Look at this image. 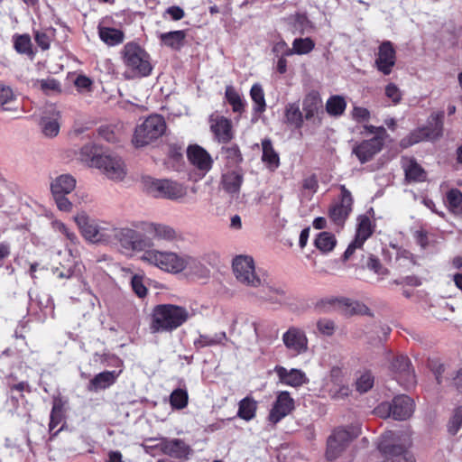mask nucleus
<instances>
[{"label":"nucleus","instance_id":"obj_36","mask_svg":"<svg viewBox=\"0 0 462 462\" xmlns=\"http://www.w3.org/2000/svg\"><path fill=\"white\" fill-rule=\"evenodd\" d=\"M222 154L226 161L224 168H241L240 163L243 162V156L236 144L222 148Z\"/></svg>","mask_w":462,"mask_h":462},{"label":"nucleus","instance_id":"obj_35","mask_svg":"<svg viewBox=\"0 0 462 462\" xmlns=\"http://www.w3.org/2000/svg\"><path fill=\"white\" fill-rule=\"evenodd\" d=\"M444 113L439 112L431 114L429 117L428 125L424 126L430 140L439 138L443 133Z\"/></svg>","mask_w":462,"mask_h":462},{"label":"nucleus","instance_id":"obj_22","mask_svg":"<svg viewBox=\"0 0 462 462\" xmlns=\"http://www.w3.org/2000/svg\"><path fill=\"white\" fill-rule=\"evenodd\" d=\"M393 410V419L395 420H405L409 419L414 411V402L411 398L402 394L394 397L392 401Z\"/></svg>","mask_w":462,"mask_h":462},{"label":"nucleus","instance_id":"obj_34","mask_svg":"<svg viewBox=\"0 0 462 462\" xmlns=\"http://www.w3.org/2000/svg\"><path fill=\"white\" fill-rule=\"evenodd\" d=\"M226 340V334L225 331H222L216 333L214 336L199 335V337L194 340L193 344L195 348L199 350L207 346L224 345Z\"/></svg>","mask_w":462,"mask_h":462},{"label":"nucleus","instance_id":"obj_28","mask_svg":"<svg viewBox=\"0 0 462 462\" xmlns=\"http://www.w3.org/2000/svg\"><path fill=\"white\" fill-rule=\"evenodd\" d=\"M76 187V180L70 174H61L51 182V194H69Z\"/></svg>","mask_w":462,"mask_h":462},{"label":"nucleus","instance_id":"obj_31","mask_svg":"<svg viewBox=\"0 0 462 462\" xmlns=\"http://www.w3.org/2000/svg\"><path fill=\"white\" fill-rule=\"evenodd\" d=\"M257 411V402L252 396H246L238 403L237 416L246 421L254 419Z\"/></svg>","mask_w":462,"mask_h":462},{"label":"nucleus","instance_id":"obj_50","mask_svg":"<svg viewBox=\"0 0 462 462\" xmlns=\"http://www.w3.org/2000/svg\"><path fill=\"white\" fill-rule=\"evenodd\" d=\"M424 140H430L427 129L423 126L411 132L407 137L401 141V146L407 148Z\"/></svg>","mask_w":462,"mask_h":462},{"label":"nucleus","instance_id":"obj_40","mask_svg":"<svg viewBox=\"0 0 462 462\" xmlns=\"http://www.w3.org/2000/svg\"><path fill=\"white\" fill-rule=\"evenodd\" d=\"M98 34L100 39L110 46L120 44L124 41L123 32L115 28L99 27Z\"/></svg>","mask_w":462,"mask_h":462},{"label":"nucleus","instance_id":"obj_43","mask_svg":"<svg viewBox=\"0 0 462 462\" xmlns=\"http://www.w3.org/2000/svg\"><path fill=\"white\" fill-rule=\"evenodd\" d=\"M16 103L15 96L12 88L8 86L0 84V106L5 111H16L14 106Z\"/></svg>","mask_w":462,"mask_h":462},{"label":"nucleus","instance_id":"obj_46","mask_svg":"<svg viewBox=\"0 0 462 462\" xmlns=\"http://www.w3.org/2000/svg\"><path fill=\"white\" fill-rule=\"evenodd\" d=\"M189 393L186 389L177 388L170 395V404L174 410H182L188 406Z\"/></svg>","mask_w":462,"mask_h":462},{"label":"nucleus","instance_id":"obj_62","mask_svg":"<svg viewBox=\"0 0 462 462\" xmlns=\"http://www.w3.org/2000/svg\"><path fill=\"white\" fill-rule=\"evenodd\" d=\"M68 194H52L55 204L60 211L69 212L72 209V203L67 198Z\"/></svg>","mask_w":462,"mask_h":462},{"label":"nucleus","instance_id":"obj_21","mask_svg":"<svg viewBox=\"0 0 462 462\" xmlns=\"http://www.w3.org/2000/svg\"><path fill=\"white\" fill-rule=\"evenodd\" d=\"M210 129L220 143H228L233 138L231 121L223 116H211Z\"/></svg>","mask_w":462,"mask_h":462},{"label":"nucleus","instance_id":"obj_8","mask_svg":"<svg viewBox=\"0 0 462 462\" xmlns=\"http://www.w3.org/2000/svg\"><path fill=\"white\" fill-rule=\"evenodd\" d=\"M233 272L236 280L250 287L262 285L261 279L255 273L254 261L248 255H237L232 263Z\"/></svg>","mask_w":462,"mask_h":462},{"label":"nucleus","instance_id":"obj_27","mask_svg":"<svg viewBox=\"0 0 462 462\" xmlns=\"http://www.w3.org/2000/svg\"><path fill=\"white\" fill-rule=\"evenodd\" d=\"M261 299L273 306H282L288 303L290 297L284 286H268Z\"/></svg>","mask_w":462,"mask_h":462},{"label":"nucleus","instance_id":"obj_29","mask_svg":"<svg viewBox=\"0 0 462 462\" xmlns=\"http://www.w3.org/2000/svg\"><path fill=\"white\" fill-rule=\"evenodd\" d=\"M402 167L408 181L421 182L427 178L426 171L413 159H405Z\"/></svg>","mask_w":462,"mask_h":462},{"label":"nucleus","instance_id":"obj_17","mask_svg":"<svg viewBox=\"0 0 462 462\" xmlns=\"http://www.w3.org/2000/svg\"><path fill=\"white\" fill-rule=\"evenodd\" d=\"M189 162L204 176L210 171L213 160L210 154L199 145H190L187 150Z\"/></svg>","mask_w":462,"mask_h":462},{"label":"nucleus","instance_id":"obj_41","mask_svg":"<svg viewBox=\"0 0 462 462\" xmlns=\"http://www.w3.org/2000/svg\"><path fill=\"white\" fill-rule=\"evenodd\" d=\"M374 384V376L368 370L360 371L356 374L355 387L359 393H367Z\"/></svg>","mask_w":462,"mask_h":462},{"label":"nucleus","instance_id":"obj_15","mask_svg":"<svg viewBox=\"0 0 462 462\" xmlns=\"http://www.w3.org/2000/svg\"><path fill=\"white\" fill-rule=\"evenodd\" d=\"M375 59V67L383 75H389L396 63V51L393 44L390 41L383 42L379 48Z\"/></svg>","mask_w":462,"mask_h":462},{"label":"nucleus","instance_id":"obj_56","mask_svg":"<svg viewBox=\"0 0 462 462\" xmlns=\"http://www.w3.org/2000/svg\"><path fill=\"white\" fill-rule=\"evenodd\" d=\"M63 419V407L60 402H54L50 416V430H53Z\"/></svg>","mask_w":462,"mask_h":462},{"label":"nucleus","instance_id":"obj_61","mask_svg":"<svg viewBox=\"0 0 462 462\" xmlns=\"http://www.w3.org/2000/svg\"><path fill=\"white\" fill-rule=\"evenodd\" d=\"M132 289L139 298H144L147 295V288L144 286L143 277L134 275L131 281Z\"/></svg>","mask_w":462,"mask_h":462},{"label":"nucleus","instance_id":"obj_25","mask_svg":"<svg viewBox=\"0 0 462 462\" xmlns=\"http://www.w3.org/2000/svg\"><path fill=\"white\" fill-rule=\"evenodd\" d=\"M74 220L80 231H108L111 229L108 223L91 218L84 211L78 213L74 217Z\"/></svg>","mask_w":462,"mask_h":462},{"label":"nucleus","instance_id":"obj_11","mask_svg":"<svg viewBox=\"0 0 462 462\" xmlns=\"http://www.w3.org/2000/svg\"><path fill=\"white\" fill-rule=\"evenodd\" d=\"M294 400L287 391L278 393L275 401L269 411L267 420L275 426L286 416L291 414L295 408Z\"/></svg>","mask_w":462,"mask_h":462},{"label":"nucleus","instance_id":"obj_54","mask_svg":"<svg viewBox=\"0 0 462 462\" xmlns=\"http://www.w3.org/2000/svg\"><path fill=\"white\" fill-rule=\"evenodd\" d=\"M285 117L287 123L299 127L302 122V113L296 105H289L286 107Z\"/></svg>","mask_w":462,"mask_h":462},{"label":"nucleus","instance_id":"obj_19","mask_svg":"<svg viewBox=\"0 0 462 462\" xmlns=\"http://www.w3.org/2000/svg\"><path fill=\"white\" fill-rule=\"evenodd\" d=\"M117 239L125 251H147L152 245V240L142 233H119Z\"/></svg>","mask_w":462,"mask_h":462},{"label":"nucleus","instance_id":"obj_58","mask_svg":"<svg viewBox=\"0 0 462 462\" xmlns=\"http://www.w3.org/2000/svg\"><path fill=\"white\" fill-rule=\"evenodd\" d=\"M97 152L98 149L94 143H88L81 148L80 154L82 159L90 161L94 166V160L101 156V154H98Z\"/></svg>","mask_w":462,"mask_h":462},{"label":"nucleus","instance_id":"obj_57","mask_svg":"<svg viewBox=\"0 0 462 462\" xmlns=\"http://www.w3.org/2000/svg\"><path fill=\"white\" fill-rule=\"evenodd\" d=\"M336 244L337 240L331 233H319V251L329 252Z\"/></svg>","mask_w":462,"mask_h":462},{"label":"nucleus","instance_id":"obj_18","mask_svg":"<svg viewBox=\"0 0 462 462\" xmlns=\"http://www.w3.org/2000/svg\"><path fill=\"white\" fill-rule=\"evenodd\" d=\"M244 182L242 168H223L221 175L222 189L230 195H237Z\"/></svg>","mask_w":462,"mask_h":462},{"label":"nucleus","instance_id":"obj_1","mask_svg":"<svg viewBox=\"0 0 462 462\" xmlns=\"http://www.w3.org/2000/svg\"><path fill=\"white\" fill-rule=\"evenodd\" d=\"M189 318V310L180 305L162 303L155 305L149 317V329L152 334L171 333Z\"/></svg>","mask_w":462,"mask_h":462},{"label":"nucleus","instance_id":"obj_44","mask_svg":"<svg viewBox=\"0 0 462 462\" xmlns=\"http://www.w3.org/2000/svg\"><path fill=\"white\" fill-rule=\"evenodd\" d=\"M77 263L74 258L69 255L65 261V263H60V265L55 267L53 273L60 279H69L75 275Z\"/></svg>","mask_w":462,"mask_h":462},{"label":"nucleus","instance_id":"obj_2","mask_svg":"<svg viewBox=\"0 0 462 462\" xmlns=\"http://www.w3.org/2000/svg\"><path fill=\"white\" fill-rule=\"evenodd\" d=\"M411 439L408 433L387 431L378 442V449L384 456L383 460L390 462H416L414 456L409 451Z\"/></svg>","mask_w":462,"mask_h":462},{"label":"nucleus","instance_id":"obj_48","mask_svg":"<svg viewBox=\"0 0 462 462\" xmlns=\"http://www.w3.org/2000/svg\"><path fill=\"white\" fill-rule=\"evenodd\" d=\"M225 96L227 102L232 106L234 112L242 113L245 110L244 100L232 86L226 88Z\"/></svg>","mask_w":462,"mask_h":462},{"label":"nucleus","instance_id":"obj_53","mask_svg":"<svg viewBox=\"0 0 462 462\" xmlns=\"http://www.w3.org/2000/svg\"><path fill=\"white\" fill-rule=\"evenodd\" d=\"M37 84L46 95H53L61 91L60 82L53 78L38 79Z\"/></svg>","mask_w":462,"mask_h":462},{"label":"nucleus","instance_id":"obj_45","mask_svg":"<svg viewBox=\"0 0 462 462\" xmlns=\"http://www.w3.org/2000/svg\"><path fill=\"white\" fill-rule=\"evenodd\" d=\"M346 107V102L341 96H332L326 103V110L328 114L333 116H341Z\"/></svg>","mask_w":462,"mask_h":462},{"label":"nucleus","instance_id":"obj_3","mask_svg":"<svg viewBox=\"0 0 462 462\" xmlns=\"http://www.w3.org/2000/svg\"><path fill=\"white\" fill-rule=\"evenodd\" d=\"M121 56L126 70L124 74L127 79L147 77L152 70L150 55L140 45L127 42L121 51Z\"/></svg>","mask_w":462,"mask_h":462},{"label":"nucleus","instance_id":"obj_52","mask_svg":"<svg viewBox=\"0 0 462 462\" xmlns=\"http://www.w3.org/2000/svg\"><path fill=\"white\" fill-rule=\"evenodd\" d=\"M462 427V406L455 408L447 424L448 432L455 436Z\"/></svg>","mask_w":462,"mask_h":462},{"label":"nucleus","instance_id":"obj_16","mask_svg":"<svg viewBox=\"0 0 462 462\" xmlns=\"http://www.w3.org/2000/svg\"><path fill=\"white\" fill-rule=\"evenodd\" d=\"M282 341L292 356L300 355L308 349V339L305 333L295 327H291L282 335Z\"/></svg>","mask_w":462,"mask_h":462},{"label":"nucleus","instance_id":"obj_32","mask_svg":"<svg viewBox=\"0 0 462 462\" xmlns=\"http://www.w3.org/2000/svg\"><path fill=\"white\" fill-rule=\"evenodd\" d=\"M371 235L372 233H356L354 239L349 243L342 255V261L351 260L358 251H362L365 242Z\"/></svg>","mask_w":462,"mask_h":462},{"label":"nucleus","instance_id":"obj_12","mask_svg":"<svg viewBox=\"0 0 462 462\" xmlns=\"http://www.w3.org/2000/svg\"><path fill=\"white\" fill-rule=\"evenodd\" d=\"M359 303L345 297L328 296L319 300V310L324 311H338L349 316L359 311Z\"/></svg>","mask_w":462,"mask_h":462},{"label":"nucleus","instance_id":"obj_7","mask_svg":"<svg viewBox=\"0 0 462 462\" xmlns=\"http://www.w3.org/2000/svg\"><path fill=\"white\" fill-rule=\"evenodd\" d=\"M144 189L156 198L178 199L186 195V189L179 182L171 180H156L151 177L143 179Z\"/></svg>","mask_w":462,"mask_h":462},{"label":"nucleus","instance_id":"obj_30","mask_svg":"<svg viewBox=\"0 0 462 462\" xmlns=\"http://www.w3.org/2000/svg\"><path fill=\"white\" fill-rule=\"evenodd\" d=\"M263 155L262 160L271 170H275L280 165L279 154L274 151L272 141L265 138L262 141Z\"/></svg>","mask_w":462,"mask_h":462},{"label":"nucleus","instance_id":"obj_26","mask_svg":"<svg viewBox=\"0 0 462 462\" xmlns=\"http://www.w3.org/2000/svg\"><path fill=\"white\" fill-rule=\"evenodd\" d=\"M119 373L116 371H104L97 374H96L88 384V391L89 392H98L100 390H105L111 385H113Z\"/></svg>","mask_w":462,"mask_h":462},{"label":"nucleus","instance_id":"obj_6","mask_svg":"<svg viewBox=\"0 0 462 462\" xmlns=\"http://www.w3.org/2000/svg\"><path fill=\"white\" fill-rule=\"evenodd\" d=\"M361 433L358 425L351 426L348 429H336L328 437L327 441L326 457L333 460L338 457L348 444Z\"/></svg>","mask_w":462,"mask_h":462},{"label":"nucleus","instance_id":"obj_39","mask_svg":"<svg viewBox=\"0 0 462 462\" xmlns=\"http://www.w3.org/2000/svg\"><path fill=\"white\" fill-rule=\"evenodd\" d=\"M446 204L450 212L462 217V192L457 189H451L446 194Z\"/></svg>","mask_w":462,"mask_h":462},{"label":"nucleus","instance_id":"obj_42","mask_svg":"<svg viewBox=\"0 0 462 462\" xmlns=\"http://www.w3.org/2000/svg\"><path fill=\"white\" fill-rule=\"evenodd\" d=\"M250 97L254 103L253 110L255 114H261L266 109L264 92L259 83H255L250 89Z\"/></svg>","mask_w":462,"mask_h":462},{"label":"nucleus","instance_id":"obj_49","mask_svg":"<svg viewBox=\"0 0 462 462\" xmlns=\"http://www.w3.org/2000/svg\"><path fill=\"white\" fill-rule=\"evenodd\" d=\"M302 110L307 120L314 116L318 112V92L311 91L305 97Z\"/></svg>","mask_w":462,"mask_h":462},{"label":"nucleus","instance_id":"obj_5","mask_svg":"<svg viewBox=\"0 0 462 462\" xmlns=\"http://www.w3.org/2000/svg\"><path fill=\"white\" fill-rule=\"evenodd\" d=\"M166 130L164 118L160 115L148 116L135 128L133 143L135 147H143L160 138Z\"/></svg>","mask_w":462,"mask_h":462},{"label":"nucleus","instance_id":"obj_60","mask_svg":"<svg viewBox=\"0 0 462 462\" xmlns=\"http://www.w3.org/2000/svg\"><path fill=\"white\" fill-rule=\"evenodd\" d=\"M74 84L80 93H88L92 90L93 81L85 75H79Z\"/></svg>","mask_w":462,"mask_h":462},{"label":"nucleus","instance_id":"obj_51","mask_svg":"<svg viewBox=\"0 0 462 462\" xmlns=\"http://www.w3.org/2000/svg\"><path fill=\"white\" fill-rule=\"evenodd\" d=\"M14 46L18 53L32 56V41L28 34L14 36Z\"/></svg>","mask_w":462,"mask_h":462},{"label":"nucleus","instance_id":"obj_33","mask_svg":"<svg viewBox=\"0 0 462 462\" xmlns=\"http://www.w3.org/2000/svg\"><path fill=\"white\" fill-rule=\"evenodd\" d=\"M454 311V307L444 300L430 304L429 308L430 314L439 320H449Z\"/></svg>","mask_w":462,"mask_h":462},{"label":"nucleus","instance_id":"obj_59","mask_svg":"<svg viewBox=\"0 0 462 462\" xmlns=\"http://www.w3.org/2000/svg\"><path fill=\"white\" fill-rule=\"evenodd\" d=\"M51 32L47 31H35L34 32V40L38 46L43 50L46 51L51 46Z\"/></svg>","mask_w":462,"mask_h":462},{"label":"nucleus","instance_id":"obj_38","mask_svg":"<svg viewBox=\"0 0 462 462\" xmlns=\"http://www.w3.org/2000/svg\"><path fill=\"white\" fill-rule=\"evenodd\" d=\"M60 114L56 113L52 116H43L41 119V128L42 134L49 138L55 137L58 135L60 132V123H59Z\"/></svg>","mask_w":462,"mask_h":462},{"label":"nucleus","instance_id":"obj_63","mask_svg":"<svg viewBox=\"0 0 462 462\" xmlns=\"http://www.w3.org/2000/svg\"><path fill=\"white\" fill-rule=\"evenodd\" d=\"M82 236L91 245H103L107 242L105 233H81Z\"/></svg>","mask_w":462,"mask_h":462},{"label":"nucleus","instance_id":"obj_14","mask_svg":"<svg viewBox=\"0 0 462 462\" xmlns=\"http://www.w3.org/2000/svg\"><path fill=\"white\" fill-rule=\"evenodd\" d=\"M391 370L395 374L398 383L405 388L415 383V374L411 367V361L405 356H397L391 364Z\"/></svg>","mask_w":462,"mask_h":462},{"label":"nucleus","instance_id":"obj_20","mask_svg":"<svg viewBox=\"0 0 462 462\" xmlns=\"http://www.w3.org/2000/svg\"><path fill=\"white\" fill-rule=\"evenodd\" d=\"M383 139L374 136L369 140L363 141L353 149L361 163L369 162L383 147Z\"/></svg>","mask_w":462,"mask_h":462},{"label":"nucleus","instance_id":"obj_4","mask_svg":"<svg viewBox=\"0 0 462 462\" xmlns=\"http://www.w3.org/2000/svg\"><path fill=\"white\" fill-rule=\"evenodd\" d=\"M143 260L171 273H179L187 268L191 269L198 263L196 259L189 256L181 257L175 253L156 250L145 251Z\"/></svg>","mask_w":462,"mask_h":462},{"label":"nucleus","instance_id":"obj_13","mask_svg":"<svg viewBox=\"0 0 462 462\" xmlns=\"http://www.w3.org/2000/svg\"><path fill=\"white\" fill-rule=\"evenodd\" d=\"M155 448L176 459L188 458L192 451L191 448L180 439L162 438L160 442L155 445Z\"/></svg>","mask_w":462,"mask_h":462},{"label":"nucleus","instance_id":"obj_23","mask_svg":"<svg viewBox=\"0 0 462 462\" xmlns=\"http://www.w3.org/2000/svg\"><path fill=\"white\" fill-rule=\"evenodd\" d=\"M274 372L276 373L279 381L281 383L297 387L301 385L305 381V374L299 369H291L288 370L282 365H276L274 367Z\"/></svg>","mask_w":462,"mask_h":462},{"label":"nucleus","instance_id":"obj_64","mask_svg":"<svg viewBox=\"0 0 462 462\" xmlns=\"http://www.w3.org/2000/svg\"><path fill=\"white\" fill-rule=\"evenodd\" d=\"M385 95L394 104H398L402 99V93L399 88L393 83H390L385 87Z\"/></svg>","mask_w":462,"mask_h":462},{"label":"nucleus","instance_id":"obj_37","mask_svg":"<svg viewBox=\"0 0 462 462\" xmlns=\"http://www.w3.org/2000/svg\"><path fill=\"white\" fill-rule=\"evenodd\" d=\"M185 38L186 33L182 30L164 32L160 36L162 42L173 50H180L184 45Z\"/></svg>","mask_w":462,"mask_h":462},{"label":"nucleus","instance_id":"obj_24","mask_svg":"<svg viewBox=\"0 0 462 462\" xmlns=\"http://www.w3.org/2000/svg\"><path fill=\"white\" fill-rule=\"evenodd\" d=\"M314 47L315 42L310 38H297L292 42V49H289L284 42H280L273 47V51L285 49V55H291L293 53L301 55L309 53Z\"/></svg>","mask_w":462,"mask_h":462},{"label":"nucleus","instance_id":"obj_9","mask_svg":"<svg viewBox=\"0 0 462 462\" xmlns=\"http://www.w3.org/2000/svg\"><path fill=\"white\" fill-rule=\"evenodd\" d=\"M94 166L101 170L108 179L113 180H122L126 174L122 159L111 153H103L96 158Z\"/></svg>","mask_w":462,"mask_h":462},{"label":"nucleus","instance_id":"obj_10","mask_svg":"<svg viewBox=\"0 0 462 462\" xmlns=\"http://www.w3.org/2000/svg\"><path fill=\"white\" fill-rule=\"evenodd\" d=\"M340 196L329 209V218L337 226L342 227L346 219L352 211L353 198L348 189L342 185L340 186Z\"/></svg>","mask_w":462,"mask_h":462},{"label":"nucleus","instance_id":"obj_47","mask_svg":"<svg viewBox=\"0 0 462 462\" xmlns=\"http://www.w3.org/2000/svg\"><path fill=\"white\" fill-rule=\"evenodd\" d=\"M120 231H173L171 228L161 225V224H154L150 222H134L132 224L131 227H124L121 228Z\"/></svg>","mask_w":462,"mask_h":462},{"label":"nucleus","instance_id":"obj_55","mask_svg":"<svg viewBox=\"0 0 462 462\" xmlns=\"http://www.w3.org/2000/svg\"><path fill=\"white\" fill-rule=\"evenodd\" d=\"M318 189V181L316 177L313 175L309 179H306L303 183V189L301 192V203H305L311 199V197Z\"/></svg>","mask_w":462,"mask_h":462}]
</instances>
